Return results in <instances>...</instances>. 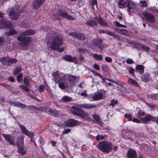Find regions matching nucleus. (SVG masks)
<instances>
[{
  "label": "nucleus",
  "mask_w": 158,
  "mask_h": 158,
  "mask_svg": "<svg viewBox=\"0 0 158 158\" xmlns=\"http://www.w3.org/2000/svg\"><path fill=\"white\" fill-rule=\"evenodd\" d=\"M56 14L59 16L62 17L63 18H66L68 20H74V18L69 15L68 13L65 10L62 9H59L57 11Z\"/></svg>",
  "instance_id": "nucleus-5"
},
{
  "label": "nucleus",
  "mask_w": 158,
  "mask_h": 158,
  "mask_svg": "<svg viewBox=\"0 0 158 158\" xmlns=\"http://www.w3.org/2000/svg\"><path fill=\"white\" fill-rule=\"evenodd\" d=\"M36 34V31L31 29H29L24 31L17 37V40L20 42V45L23 47L28 46L31 42V38L29 36Z\"/></svg>",
  "instance_id": "nucleus-2"
},
{
  "label": "nucleus",
  "mask_w": 158,
  "mask_h": 158,
  "mask_svg": "<svg viewBox=\"0 0 158 158\" xmlns=\"http://www.w3.org/2000/svg\"><path fill=\"white\" fill-rule=\"evenodd\" d=\"M118 4L120 6L119 7L121 8L120 6H121L123 7H124L127 4V3L126 2H124L123 0H120L118 1Z\"/></svg>",
  "instance_id": "nucleus-42"
},
{
  "label": "nucleus",
  "mask_w": 158,
  "mask_h": 158,
  "mask_svg": "<svg viewBox=\"0 0 158 158\" xmlns=\"http://www.w3.org/2000/svg\"><path fill=\"white\" fill-rule=\"evenodd\" d=\"M62 58L63 60L65 61L70 62H73L76 61L77 57L75 56L73 57L71 55H66L62 56Z\"/></svg>",
  "instance_id": "nucleus-18"
},
{
  "label": "nucleus",
  "mask_w": 158,
  "mask_h": 158,
  "mask_svg": "<svg viewBox=\"0 0 158 158\" xmlns=\"http://www.w3.org/2000/svg\"><path fill=\"white\" fill-rule=\"evenodd\" d=\"M8 58L9 57H3L2 58L0 59V61L3 65H9V64H8Z\"/></svg>",
  "instance_id": "nucleus-32"
},
{
  "label": "nucleus",
  "mask_w": 158,
  "mask_h": 158,
  "mask_svg": "<svg viewBox=\"0 0 158 158\" xmlns=\"http://www.w3.org/2000/svg\"><path fill=\"white\" fill-rule=\"evenodd\" d=\"M23 82L25 85H22L19 86V87L26 92H28L29 89L28 87L30 85V83L28 77L27 76H24L23 80Z\"/></svg>",
  "instance_id": "nucleus-8"
},
{
  "label": "nucleus",
  "mask_w": 158,
  "mask_h": 158,
  "mask_svg": "<svg viewBox=\"0 0 158 158\" xmlns=\"http://www.w3.org/2000/svg\"><path fill=\"white\" fill-rule=\"evenodd\" d=\"M93 57L94 59L99 61H101L103 58L102 56V55H98L97 53L94 54L93 55Z\"/></svg>",
  "instance_id": "nucleus-36"
},
{
  "label": "nucleus",
  "mask_w": 158,
  "mask_h": 158,
  "mask_svg": "<svg viewBox=\"0 0 158 158\" xmlns=\"http://www.w3.org/2000/svg\"><path fill=\"white\" fill-rule=\"evenodd\" d=\"M10 22L7 21L5 19L0 20V28H8L11 26Z\"/></svg>",
  "instance_id": "nucleus-16"
},
{
  "label": "nucleus",
  "mask_w": 158,
  "mask_h": 158,
  "mask_svg": "<svg viewBox=\"0 0 158 158\" xmlns=\"http://www.w3.org/2000/svg\"><path fill=\"white\" fill-rule=\"evenodd\" d=\"M48 112L51 114L52 115L54 116H57L59 113V112L58 111L55 110H52L51 109H50L48 110Z\"/></svg>",
  "instance_id": "nucleus-37"
},
{
  "label": "nucleus",
  "mask_w": 158,
  "mask_h": 158,
  "mask_svg": "<svg viewBox=\"0 0 158 158\" xmlns=\"http://www.w3.org/2000/svg\"><path fill=\"white\" fill-rule=\"evenodd\" d=\"M17 31L13 28H12L8 32H6V34L9 36L13 35L17 33Z\"/></svg>",
  "instance_id": "nucleus-34"
},
{
  "label": "nucleus",
  "mask_w": 158,
  "mask_h": 158,
  "mask_svg": "<svg viewBox=\"0 0 158 158\" xmlns=\"http://www.w3.org/2000/svg\"><path fill=\"white\" fill-rule=\"evenodd\" d=\"M105 60L107 62L110 63L112 61V59L110 57L108 56L105 57Z\"/></svg>",
  "instance_id": "nucleus-57"
},
{
  "label": "nucleus",
  "mask_w": 158,
  "mask_h": 158,
  "mask_svg": "<svg viewBox=\"0 0 158 158\" xmlns=\"http://www.w3.org/2000/svg\"><path fill=\"white\" fill-rule=\"evenodd\" d=\"M95 19L93 20H87L86 22V24L88 26H89L91 27H94V26L97 25V23Z\"/></svg>",
  "instance_id": "nucleus-30"
},
{
  "label": "nucleus",
  "mask_w": 158,
  "mask_h": 158,
  "mask_svg": "<svg viewBox=\"0 0 158 158\" xmlns=\"http://www.w3.org/2000/svg\"><path fill=\"white\" fill-rule=\"evenodd\" d=\"M132 121L134 123H141V121L140 120L138 119V118H134L132 119Z\"/></svg>",
  "instance_id": "nucleus-58"
},
{
  "label": "nucleus",
  "mask_w": 158,
  "mask_h": 158,
  "mask_svg": "<svg viewBox=\"0 0 158 158\" xmlns=\"http://www.w3.org/2000/svg\"><path fill=\"white\" fill-rule=\"evenodd\" d=\"M8 64H9V65L14 63L16 64L17 62V60L16 59L12 58H9V57L8 58Z\"/></svg>",
  "instance_id": "nucleus-44"
},
{
  "label": "nucleus",
  "mask_w": 158,
  "mask_h": 158,
  "mask_svg": "<svg viewBox=\"0 0 158 158\" xmlns=\"http://www.w3.org/2000/svg\"><path fill=\"white\" fill-rule=\"evenodd\" d=\"M77 106L78 107L75 106H72V108L73 110H71V114L79 116L85 120H88L90 119L89 114L85 112L81 108L90 109L96 107L97 105L91 103H80Z\"/></svg>",
  "instance_id": "nucleus-1"
},
{
  "label": "nucleus",
  "mask_w": 158,
  "mask_h": 158,
  "mask_svg": "<svg viewBox=\"0 0 158 158\" xmlns=\"http://www.w3.org/2000/svg\"><path fill=\"white\" fill-rule=\"evenodd\" d=\"M79 124L80 122L77 120L69 118L64 122V126L65 127H73Z\"/></svg>",
  "instance_id": "nucleus-6"
},
{
  "label": "nucleus",
  "mask_w": 158,
  "mask_h": 158,
  "mask_svg": "<svg viewBox=\"0 0 158 158\" xmlns=\"http://www.w3.org/2000/svg\"><path fill=\"white\" fill-rule=\"evenodd\" d=\"M22 68L19 67H17L13 70V73L14 75H16L22 71Z\"/></svg>",
  "instance_id": "nucleus-40"
},
{
  "label": "nucleus",
  "mask_w": 158,
  "mask_h": 158,
  "mask_svg": "<svg viewBox=\"0 0 158 158\" xmlns=\"http://www.w3.org/2000/svg\"><path fill=\"white\" fill-rule=\"evenodd\" d=\"M104 98L105 97H104L103 93L101 92H98L97 94H95L92 97V98L94 101L101 100Z\"/></svg>",
  "instance_id": "nucleus-22"
},
{
  "label": "nucleus",
  "mask_w": 158,
  "mask_h": 158,
  "mask_svg": "<svg viewBox=\"0 0 158 158\" xmlns=\"http://www.w3.org/2000/svg\"><path fill=\"white\" fill-rule=\"evenodd\" d=\"M118 102L117 100H115L114 99H113L111 100V103L109 104V106L114 107Z\"/></svg>",
  "instance_id": "nucleus-46"
},
{
  "label": "nucleus",
  "mask_w": 158,
  "mask_h": 158,
  "mask_svg": "<svg viewBox=\"0 0 158 158\" xmlns=\"http://www.w3.org/2000/svg\"><path fill=\"white\" fill-rule=\"evenodd\" d=\"M127 69L129 73L131 74L132 75L134 76L135 74V70L133 68L131 67H129L127 68Z\"/></svg>",
  "instance_id": "nucleus-43"
},
{
  "label": "nucleus",
  "mask_w": 158,
  "mask_h": 158,
  "mask_svg": "<svg viewBox=\"0 0 158 158\" xmlns=\"http://www.w3.org/2000/svg\"><path fill=\"white\" fill-rule=\"evenodd\" d=\"M149 98L153 100H156L157 99L156 94H149Z\"/></svg>",
  "instance_id": "nucleus-50"
},
{
  "label": "nucleus",
  "mask_w": 158,
  "mask_h": 158,
  "mask_svg": "<svg viewBox=\"0 0 158 158\" xmlns=\"http://www.w3.org/2000/svg\"><path fill=\"white\" fill-rule=\"evenodd\" d=\"M23 74V73H19L16 76L17 81L19 83H20L22 81Z\"/></svg>",
  "instance_id": "nucleus-39"
},
{
  "label": "nucleus",
  "mask_w": 158,
  "mask_h": 158,
  "mask_svg": "<svg viewBox=\"0 0 158 158\" xmlns=\"http://www.w3.org/2000/svg\"><path fill=\"white\" fill-rule=\"evenodd\" d=\"M138 114L139 115V116H144L145 114V113L142 110H140L138 112Z\"/></svg>",
  "instance_id": "nucleus-56"
},
{
  "label": "nucleus",
  "mask_w": 158,
  "mask_h": 158,
  "mask_svg": "<svg viewBox=\"0 0 158 158\" xmlns=\"http://www.w3.org/2000/svg\"><path fill=\"white\" fill-rule=\"evenodd\" d=\"M139 46H140V48L142 49L144 51H146L147 52L149 51L150 50V48L149 47L146 46L144 45L140 44Z\"/></svg>",
  "instance_id": "nucleus-41"
},
{
  "label": "nucleus",
  "mask_w": 158,
  "mask_h": 158,
  "mask_svg": "<svg viewBox=\"0 0 158 158\" xmlns=\"http://www.w3.org/2000/svg\"><path fill=\"white\" fill-rule=\"evenodd\" d=\"M11 103L15 107L24 108H26L27 107L26 106L25 104L20 102L16 101L14 102H11Z\"/></svg>",
  "instance_id": "nucleus-28"
},
{
  "label": "nucleus",
  "mask_w": 158,
  "mask_h": 158,
  "mask_svg": "<svg viewBox=\"0 0 158 158\" xmlns=\"http://www.w3.org/2000/svg\"><path fill=\"white\" fill-rule=\"evenodd\" d=\"M141 6H144L145 7H146L147 6V4L146 2L145 1H142L141 2Z\"/></svg>",
  "instance_id": "nucleus-61"
},
{
  "label": "nucleus",
  "mask_w": 158,
  "mask_h": 158,
  "mask_svg": "<svg viewBox=\"0 0 158 158\" xmlns=\"http://www.w3.org/2000/svg\"><path fill=\"white\" fill-rule=\"evenodd\" d=\"M18 146L17 147L18 152L22 156H23L26 153L27 151L25 150L23 146Z\"/></svg>",
  "instance_id": "nucleus-31"
},
{
  "label": "nucleus",
  "mask_w": 158,
  "mask_h": 158,
  "mask_svg": "<svg viewBox=\"0 0 158 158\" xmlns=\"http://www.w3.org/2000/svg\"><path fill=\"white\" fill-rule=\"evenodd\" d=\"M23 139L21 137H19L17 139V141L16 142L17 147L18 146H23L24 145L23 143Z\"/></svg>",
  "instance_id": "nucleus-35"
},
{
  "label": "nucleus",
  "mask_w": 158,
  "mask_h": 158,
  "mask_svg": "<svg viewBox=\"0 0 158 158\" xmlns=\"http://www.w3.org/2000/svg\"><path fill=\"white\" fill-rule=\"evenodd\" d=\"M149 74L148 73H145L141 76V80L145 82H148L149 81Z\"/></svg>",
  "instance_id": "nucleus-29"
},
{
  "label": "nucleus",
  "mask_w": 158,
  "mask_h": 158,
  "mask_svg": "<svg viewBox=\"0 0 158 158\" xmlns=\"http://www.w3.org/2000/svg\"><path fill=\"white\" fill-rule=\"evenodd\" d=\"M115 25L118 27L126 28V26L124 25L120 24L119 22L116 21L114 22Z\"/></svg>",
  "instance_id": "nucleus-48"
},
{
  "label": "nucleus",
  "mask_w": 158,
  "mask_h": 158,
  "mask_svg": "<svg viewBox=\"0 0 158 158\" xmlns=\"http://www.w3.org/2000/svg\"><path fill=\"white\" fill-rule=\"evenodd\" d=\"M126 63L129 64H131L134 63V61L131 59L128 58L126 60Z\"/></svg>",
  "instance_id": "nucleus-55"
},
{
  "label": "nucleus",
  "mask_w": 158,
  "mask_h": 158,
  "mask_svg": "<svg viewBox=\"0 0 158 158\" xmlns=\"http://www.w3.org/2000/svg\"><path fill=\"white\" fill-rule=\"evenodd\" d=\"M69 36H72L74 38H76L81 40H84L86 39L84 34L82 33L74 31L69 33Z\"/></svg>",
  "instance_id": "nucleus-11"
},
{
  "label": "nucleus",
  "mask_w": 158,
  "mask_h": 158,
  "mask_svg": "<svg viewBox=\"0 0 158 158\" xmlns=\"http://www.w3.org/2000/svg\"><path fill=\"white\" fill-rule=\"evenodd\" d=\"M127 83L131 85L136 87H139V85L136 80H134L131 77H129L127 80Z\"/></svg>",
  "instance_id": "nucleus-25"
},
{
  "label": "nucleus",
  "mask_w": 158,
  "mask_h": 158,
  "mask_svg": "<svg viewBox=\"0 0 158 158\" xmlns=\"http://www.w3.org/2000/svg\"><path fill=\"white\" fill-rule=\"evenodd\" d=\"M156 117L150 114H147L145 116L144 118H141L140 119L143 123H145L150 121L155 122Z\"/></svg>",
  "instance_id": "nucleus-14"
},
{
  "label": "nucleus",
  "mask_w": 158,
  "mask_h": 158,
  "mask_svg": "<svg viewBox=\"0 0 158 158\" xmlns=\"http://www.w3.org/2000/svg\"><path fill=\"white\" fill-rule=\"evenodd\" d=\"M45 1V0H34L32 3V6L34 8H39Z\"/></svg>",
  "instance_id": "nucleus-19"
},
{
  "label": "nucleus",
  "mask_w": 158,
  "mask_h": 158,
  "mask_svg": "<svg viewBox=\"0 0 158 158\" xmlns=\"http://www.w3.org/2000/svg\"><path fill=\"white\" fill-rule=\"evenodd\" d=\"M112 143L110 142L103 141L99 143L97 148L101 152L108 153L110 152L112 150Z\"/></svg>",
  "instance_id": "nucleus-4"
},
{
  "label": "nucleus",
  "mask_w": 158,
  "mask_h": 158,
  "mask_svg": "<svg viewBox=\"0 0 158 158\" xmlns=\"http://www.w3.org/2000/svg\"><path fill=\"white\" fill-rule=\"evenodd\" d=\"M101 68L103 71L107 72L109 70V68L107 65L103 64L102 65Z\"/></svg>",
  "instance_id": "nucleus-49"
},
{
  "label": "nucleus",
  "mask_w": 158,
  "mask_h": 158,
  "mask_svg": "<svg viewBox=\"0 0 158 158\" xmlns=\"http://www.w3.org/2000/svg\"><path fill=\"white\" fill-rule=\"evenodd\" d=\"M126 155L127 158H138L136 152L132 149L128 150Z\"/></svg>",
  "instance_id": "nucleus-17"
},
{
  "label": "nucleus",
  "mask_w": 158,
  "mask_h": 158,
  "mask_svg": "<svg viewBox=\"0 0 158 158\" xmlns=\"http://www.w3.org/2000/svg\"><path fill=\"white\" fill-rule=\"evenodd\" d=\"M2 135L10 144L14 146L15 145V137H12L10 134H2Z\"/></svg>",
  "instance_id": "nucleus-12"
},
{
  "label": "nucleus",
  "mask_w": 158,
  "mask_h": 158,
  "mask_svg": "<svg viewBox=\"0 0 158 158\" xmlns=\"http://www.w3.org/2000/svg\"><path fill=\"white\" fill-rule=\"evenodd\" d=\"M86 49L83 48H79L78 49V51L80 53H84Z\"/></svg>",
  "instance_id": "nucleus-54"
},
{
  "label": "nucleus",
  "mask_w": 158,
  "mask_h": 158,
  "mask_svg": "<svg viewBox=\"0 0 158 158\" xmlns=\"http://www.w3.org/2000/svg\"><path fill=\"white\" fill-rule=\"evenodd\" d=\"M146 104L148 106L152 109L154 108L156 106L155 104L152 103H149L146 102Z\"/></svg>",
  "instance_id": "nucleus-52"
},
{
  "label": "nucleus",
  "mask_w": 158,
  "mask_h": 158,
  "mask_svg": "<svg viewBox=\"0 0 158 158\" xmlns=\"http://www.w3.org/2000/svg\"><path fill=\"white\" fill-rule=\"evenodd\" d=\"M77 77L73 75H70L68 77V79H65V80L67 82H68L69 85H71V87L73 85Z\"/></svg>",
  "instance_id": "nucleus-21"
},
{
  "label": "nucleus",
  "mask_w": 158,
  "mask_h": 158,
  "mask_svg": "<svg viewBox=\"0 0 158 158\" xmlns=\"http://www.w3.org/2000/svg\"><path fill=\"white\" fill-rule=\"evenodd\" d=\"M108 136L109 135H98L96 136L95 138L96 140L98 141L100 140L105 139L106 138L108 137Z\"/></svg>",
  "instance_id": "nucleus-33"
},
{
  "label": "nucleus",
  "mask_w": 158,
  "mask_h": 158,
  "mask_svg": "<svg viewBox=\"0 0 158 158\" xmlns=\"http://www.w3.org/2000/svg\"><path fill=\"white\" fill-rule=\"evenodd\" d=\"M8 81L11 82H13L15 81V80L13 76H10L8 78Z\"/></svg>",
  "instance_id": "nucleus-60"
},
{
  "label": "nucleus",
  "mask_w": 158,
  "mask_h": 158,
  "mask_svg": "<svg viewBox=\"0 0 158 158\" xmlns=\"http://www.w3.org/2000/svg\"><path fill=\"white\" fill-rule=\"evenodd\" d=\"M91 42L93 45L97 47L100 49H102L104 47L102 44V40L101 39L94 38L92 40Z\"/></svg>",
  "instance_id": "nucleus-13"
},
{
  "label": "nucleus",
  "mask_w": 158,
  "mask_h": 158,
  "mask_svg": "<svg viewBox=\"0 0 158 158\" xmlns=\"http://www.w3.org/2000/svg\"><path fill=\"white\" fill-rule=\"evenodd\" d=\"M94 68L97 70H98L100 69V67L99 65L96 64H94Z\"/></svg>",
  "instance_id": "nucleus-59"
},
{
  "label": "nucleus",
  "mask_w": 158,
  "mask_h": 158,
  "mask_svg": "<svg viewBox=\"0 0 158 158\" xmlns=\"http://www.w3.org/2000/svg\"><path fill=\"white\" fill-rule=\"evenodd\" d=\"M92 2V4L94 6L97 5V0H91Z\"/></svg>",
  "instance_id": "nucleus-63"
},
{
  "label": "nucleus",
  "mask_w": 158,
  "mask_h": 158,
  "mask_svg": "<svg viewBox=\"0 0 158 158\" xmlns=\"http://www.w3.org/2000/svg\"><path fill=\"white\" fill-rule=\"evenodd\" d=\"M63 38L62 36L60 34L54 35L51 38V40L47 41V45L49 46V48L52 50H56L63 44Z\"/></svg>",
  "instance_id": "nucleus-3"
},
{
  "label": "nucleus",
  "mask_w": 158,
  "mask_h": 158,
  "mask_svg": "<svg viewBox=\"0 0 158 158\" xmlns=\"http://www.w3.org/2000/svg\"><path fill=\"white\" fill-rule=\"evenodd\" d=\"M144 68V66L141 64L137 65L136 66L135 71L136 72H139L141 74L143 73Z\"/></svg>",
  "instance_id": "nucleus-27"
},
{
  "label": "nucleus",
  "mask_w": 158,
  "mask_h": 158,
  "mask_svg": "<svg viewBox=\"0 0 158 158\" xmlns=\"http://www.w3.org/2000/svg\"><path fill=\"white\" fill-rule=\"evenodd\" d=\"M71 130L69 128L65 129L62 132V134H68L70 132Z\"/></svg>",
  "instance_id": "nucleus-53"
},
{
  "label": "nucleus",
  "mask_w": 158,
  "mask_h": 158,
  "mask_svg": "<svg viewBox=\"0 0 158 158\" xmlns=\"http://www.w3.org/2000/svg\"><path fill=\"white\" fill-rule=\"evenodd\" d=\"M0 85L6 88V89L9 90H10L12 89V87L9 85L2 83Z\"/></svg>",
  "instance_id": "nucleus-45"
},
{
  "label": "nucleus",
  "mask_w": 158,
  "mask_h": 158,
  "mask_svg": "<svg viewBox=\"0 0 158 158\" xmlns=\"http://www.w3.org/2000/svg\"><path fill=\"white\" fill-rule=\"evenodd\" d=\"M124 117L127 119H128V121H131L132 119V116L130 114H125L124 115Z\"/></svg>",
  "instance_id": "nucleus-47"
},
{
  "label": "nucleus",
  "mask_w": 158,
  "mask_h": 158,
  "mask_svg": "<svg viewBox=\"0 0 158 158\" xmlns=\"http://www.w3.org/2000/svg\"><path fill=\"white\" fill-rule=\"evenodd\" d=\"M18 125L22 131L23 134L28 136L31 138V141L33 142L34 140H33L32 139L33 138L34 135V133L28 131L25 126L20 124V123H19Z\"/></svg>",
  "instance_id": "nucleus-7"
},
{
  "label": "nucleus",
  "mask_w": 158,
  "mask_h": 158,
  "mask_svg": "<svg viewBox=\"0 0 158 158\" xmlns=\"http://www.w3.org/2000/svg\"><path fill=\"white\" fill-rule=\"evenodd\" d=\"M99 33L101 34H106L108 35L113 36L114 38L118 39V40H121V36L119 35L118 34L117 35H115L113 32L110 31L109 30H106V31L101 30L99 31Z\"/></svg>",
  "instance_id": "nucleus-15"
},
{
  "label": "nucleus",
  "mask_w": 158,
  "mask_h": 158,
  "mask_svg": "<svg viewBox=\"0 0 158 158\" xmlns=\"http://www.w3.org/2000/svg\"><path fill=\"white\" fill-rule=\"evenodd\" d=\"M114 30L117 32L122 35L127 36L129 35L128 31L127 29L114 28Z\"/></svg>",
  "instance_id": "nucleus-24"
},
{
  "label": "nucleus",
  "mask_w": 158,
  "mask_h": 158,
  "mask_svg": "<svg viewBox=\"0 0 158 158\" xmlns=\"http://www.w3.org/2000/svg\"><path fill=\"white\" fill-rule=\"evenodd\" d=\"M95 19L97 20V22L101 26L104 27H108V23L106 22L104 19L102 18L96 17L95 18Z\"/></svg>",
  "instance_id": "nucleus-20"
},
{
  "label": "nucleus",
  "mask_w": 158,
  "mask_h": 158,
  "mask_svg": "<svg viewBox=\"0 0 158 158\" xmlns=\"http://www.w3.org/2000/svg\"><path fill=\"white\" fill-rule=\"evenodd\" d=\"M93 118L95 119L96 123L100 126L103 125L101 121L100 117L98 114H94L93 116Z\"/></svg>",
  "instance_id": "nucleus-26"
},
{
  "label": "nucleus",
  "mask_w": 158,
  "mask_h": 158,
  "mask_svg": "<svg viewBox=\"0 0 158 158\" xmlns=\"http://www.w3.org/2000/svg\"><path fill=\"white\" fill-rule=\"evenodd\" d=\"M4 42V38L2 36L0 37V45H2Z\"/></svg>",
  "instance_id": "nucleus-62"
},
{
  "label": "nucleus",
  "mask_w": 158,
  "mask_h": 158,
  "mask_svg": "<svg viewBox=\"0 0 158 158\" xmlns=\"http://www.w3.org/2000/svg\"><path fill=\"white\" fill-rule=\"evenodd\" d=\"M11 19L15 20L19 18L20 13L18 11V10L15 8H12L9 13Z\"/></svg>",
  "instance_id": "nucleus-10"
},
{
  "label": "nucleus",
  "mask_w": 158,
  "mask_h": 158,
  "mask_svg": "<svg viewBox=\"0 0 158 158\" xmlns=\"http://www.w3.org/2000/svg\"><path fill=\"white\" fill-rule=\"evenodd\" d=\"M63 102H69L72 100V98L67 96H64L62 97L61 99Z\"/></svg>",
  "instance_id": "nucleus-38"
},
{
  "label": "nucleus",
  "mask_w": 158,
  "mask_h": 158,
  "mask_svg": "<svg viewBox=\"0 0 158 158\" xmlns=\"http://www.w3.org/2000/svg\"><path fill=\"white\" fill-rule=\"evenodd\" d=\"M45 86L44 85H40L39 88V91L40 92H43L45 89Z\"/></svg>",
  "instance_id": "nucleus-51"
},
{
  "label": "nucleus",
  "mask_w": 158,
  "mask_h": 158,
  "mask_svg": "<svg viewBox=\"0 0 158 158\" xmlns=\"http://www.w3.org/2000/svg\"><path fill=\"white\" fill-rule=\"evenodd\" d=\"M143 15L146 20L149 23H155V17L152 14L147 11H144L143 12Z\"/></svg>",
  "instance_id": "nucleus-9"
},
{
  "label": "nucleus",
  "mask_w": 158,
  "mask_h": 158,
  "mask_svg": "<svg viewBox=\"0 0 158 158\" xmlns=\"http://www.w3.org/2000/svg\"><path fill=\"white\" fill-rule=\"evenodd\" d=\"M59 87L62 89H64L67 88L71 87V85H69L68 82H66L64 79L63 81H61L59 84Z\"/></svg>",
  "instance_id": "nucleus-23"
},
{
  "label": "nucleus",
  "mask_w": 158,
  "mask_h": 158,
  "mask_svg": "<svg viewBox=\"0 0 158 158\" xmlns=\"http://www.w3.org/2000/svg\"><path fill=\"white\" fill-rule=\"evenodd\" d=\"M46 85L47 87L46 89V90L48 91L49 93L50 94L51 93V89L49 87H48V85L47 84Z\"/></svg>",
  "instance_id": "nucleus-64"
}]
</instances>
